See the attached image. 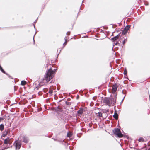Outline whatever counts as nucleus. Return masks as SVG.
<instances>
[{
    "label": "nucleus",
    "instance_id": "obj_1",
    "mask_svg": "<svg viewBox=\"0 0 150 150\" xmlns=\"http://www.w3.org/2000/svg\"><path fill=\"white\" fill-rule=\"evenodd\" d=\"M57 70V69H53L50 67L46 71V73L44 76V78L46 82H48L49 81L53 78Z\"/></svg>",
    "mask_w": 150,
    "mask_h": 150
},
{
    "label": "nucleus",
    "instance_id": "obj_2",
    "mask_svg": "<svg viewBox=\"0 0 150 150\" xmlns=\"http://www.w3.org/2000/svg\"><path fill=\"white\" fill-rule=\"evenodd\" d=\"M116 100L115 98L112 100L110 98L105 97L103 100V102L106 104L110 106L114 105Z\"/></svg>",
    "mask_w": 150,
    "mask_h": 150
},
{
    "label": "nucleus",
    "instance_id": "obj_3",
    "mask_svg": "<svg viewBox=\"0 0 150 150\" xmlns=\"http://www.w3.org/2000/svg\"><path fill=\"white\" fill-rule=\"evenodd\" d=\"M113 132L115 134L117 135L119 137H121L123 136V135L121 133L120 130L119 129H115L113 131Z\"/></svg>",
    "mask_w": 150,
    "mask_h": 150
},
{
    "label": "nucleus",
    "instance_id": "obj_4",
    "mask_svg": "<svg viewBox=\"0 0 150 150\" xmlns=\"http://www.w3.org/2000/svg\"><path fill=\"white\" fill-rule=\"evenodd\" d=\"M14 145L16 147V150L19 149L21 147V143L18 141H16L14 144Z\"/></svg>",
    "mask_w": 150,
    "mask_h": 150
},
{
    "label": "nucleus",
    "instance_id": "obj_5",
    "mask_svg": "<svg viewBox=\"0 0 150 150\" xmlns=\"http://www.w3.org/2000/svg\"><path fill=\"white\" fill-rule=\"evenodd\" d=\"M118 88V86L116 83H115L114 84L112 88V94H115L116 91L117 90Z\"/></svg>",
    "mask_w": 150,
    "mask_h": 150
},
{
    "label": "nucleus",
    "instance_id": "obj_6",
    "mask_svg": "<svg viewBox=\"0 0 150 150\" xmlns=\"http://www.w3.org/2000/svg\"><path fill=\"white\" fill-rule=\"evenodd\" d=\"M120 33H119L117 35L112 38L111 39V40L113 42L116 41V40L120 38Z\"/></svg>",
    "mask_w": 150,
    "mask_h": 150
},
{
    "label": "nucleus",
    "instance_id": "obj_7",
    "mask_svg": "<svg viewBox=\"0 0 150 150\" xmlns=\"http://www.w3.org/2000/svg\"><path fill=\"white\" fill-rule=\"evenodd\" d=\"M113 47L115 45H118L119 46H120V43L119 42V41H117L116 43H115V42H114V43L113 44ZM112 50H113V48H112Z\"/></svg>",
    "mask_w": 150,
    "mask_h": 150
},
{
    "label": "nucleus",
    "instance_id": "obj_8",
    "mask_svg": "<svg viewBox=\"0 0 150 150\" xmlns=\"http://www.w3.org/2000/svg\"><path fill=\"white\" fill-rule=\"evenodd\" d=\"M127 31L126 30H125V29H124L123 30L122 32V33L121 34V35H120V38L121 37H122V35H125L127 33Z\"/></svg>",
    "mask_w": 150,
    "mask_h": 150
},
{
    "label": "nucleus",
    "instance_id": "obj_9",
    "mask_svg": "<svg viewBox=\"0 0 150 150\" xmlns=\"http://www.w3.org/2000/svg\"><path fill=\"white\" fill-rule=\"evenodd\" d=\"M131 27L130 25H128L126 26L124 28V29H125L126 30L128 31V30H129L130 29V28Z\"/></svg>",
    "mask_w": 150,
    "mask_h": 150
},
{
    "label": "nucleus",
    "instance_id": "obj_10",
    "mask_svg": "<svg viewBox=\"0 0 150 150\" xmlns=\"http://www.w3.org/2000/svg\"><path fill=\"white\" fill-rule=\"evenodd\" d=\"M9 141L10 139L9 138L6 139L4 141V143L5 144H10Z\"/></svg>",
    "mask_w": 150,
    "mask_h": 150
},
{
    "label": "nucleus",
    "instance_id": "obj_11",
    "mask_svg": "<svg viewBox=\"0 0 150 150\" xmlns=\"http://www.w3.org/2000/svg\"><path fill=\"white\" fill-rule=\"evenodd\" d=\"M23 140L24 142H27L28 141V138L26 136H24L23 138Z\"/></svg>",
    "mask_w": 150,
    "mask_h": 150
},
{
    "label": "nucleus",
    "instance_id": "obj_12",
    "mask_svg": "<svg viewBox=\"0 0 150 150\" xmlns=\"http://www.w3.org/2000/svg\"><path fill=\"white\" fill-rule=\"evenodd\" d=\"M26 81H25V80H23V81H21V84L22 85L24 86V85H25V84H26Z\"/></svg>",
    "mask_w": 150,
    "mask_h": 150
},
{
    "label": "nucleus",
    "instance_id": "obj_13",
    "mask_svg": "<svg viewBox=\"0 0 150 150\" xmlns=\"http://www.w3.org/2000/svg\"><path fill=\"white\" fill-rule=\"evenodd\" d=\"M8 133V132L7 131H5L4 132L2 135L3 137H5L6 136Z\"/></svg>",
    "mask_w": 150,
    "mask_h": 150
},
{
    "label": "nucleus",
    "instance_id": "obj_14",
    "mask_svg": "<svg viewBox=\"0 0 150 150\" xmlns=\"http://www.w3.org/2000/svg\"><path fill=\"white\" fill-rule=\"evenodd\" d=\"M123 74L124 75H126L127 74V68H125L124 71L123 72Z\"/></svg>",
    "mask_w": 150,
    "mask_h": 150
},
{
    "label": "nucleus",
    "instance_id": "obj_15",
    "mask_svg": "<svg viewBox=\"0 0 150 150\" xmlns=\"http://www.w3.org/2000/svg\"><path fill=\"white\" fill-rule=\"evenodd\" d=\"M113 117L115 119H117L118 118V115L117 113H115L114 115H113Z\"/></svg>",
    "mask_w": 150,
    "mask_h": 150
},
{
    "label": "nucleus",
    "instance_id": "obj_16",
    "mask_svg": "<svg viewBox=\"0 0 150 150\" xmlns=\"http://www.w3.org/2000/svg\"><path fill=\"white\" fill-rule=\"evenodd\" d=\"M4 129V126L3 124H1L0 125V129L1 130H3Z\"/></svg>",
    "mask_w": 150,
    "mask_h": 150
},
{
    "label": "nucleus",
    "instance_id": "obj_17",
    "mask_svg": "<svg viewBox=\"0 0 150 150\" xmlns=\"http://www.w3.org/2000/svg\"><path fill=\"white\" fill-rule=\"evenodd\" d=\"M83 110L82 109H80L78 111V113L81 115L83 112Z\"/></svg>",
    "mask_w": 150,
    "mask_h": 150
},
{
    "label": "nucleus",
    "instance_id": "obj_18",
    "mask_svg": "<svg viewBox=\"0 0 150 150\" xmlns=\"http://www.w3.org/2000/svg\"><path fill=\"white\" fill-rule=\"evenodd\" d=\"M37 21H38V19H37L36 20H35V21L33 23V26H34L35 28V23L37 22Z\"/></svg>",
    "mask_w": 150,
    "mask_h": 150
},
{
    "label": "nucleus",
    "instance_id": "obj_19",
    "mask_svg": "<svg viewBox=\"0 0 150 150\" xmlns=\"http://www.w3.org/2000/svg\"><path fill=\"white\" fill-rule=\"evenodd\" d=\"M72 135V134L70 132H69L67 134V136L68 137H70Z\"/></svg>",
    "mask_w": 150,
    "mask_h": 150
},
{
    "label": "nucleus",
    "instance_id": "obj_20",
    "mask_svg": "<svg viewBox=\"0 0 150 150\" xmlns=\"http://www.w3.org/2000/svg\"><path fill=\"white\" fill-rule=\"evenodd\" d=\"M48 93L49 94H52L53 93V91L51 89H50L48 91Z\"/></svg>",
    "mask_w": 150,
    "mask_h": 150
},
{
    "label": "nucleus",
    "instance_id": "obj_21",
    "mask_svg": "<svg viewBox=\"0 0 150 150\" xmlns=\"http://www.w3.org/2000/svg\"><path fill=\"white\" fill-rule=\"evenodd\" d=\"M127 41V40L125 38L122 41V44L123 45H124L125 44L126 42V41Z\"/></svg>",
    "mask_w": 150,
    "mask_h": 150
},
{
    "label": "nucleus",
    "instance_id": "obj_22",
    "mask_svg": "<svg viewBox=\"0 0 150 150\" xmlns=\"http://www.w3.org/2000/svg\"><path fill=\"white\" fill-rule=\"evenodd\" d=\"M48 90L47 89H43V91L44 93H45L48 91Z\"/></svg>",
    "mask_w": 150,
    "mask_h": 150
},
{
    "label": "nucleus",
    "instance_id": "obj_23",
    "mask_svg": "<svg viewBox=\"0 0 150 150\" xmlns=\"http://www.w3.org/2000/svg\"><path fill=\"white\" fill-rule=\"evenodd\" d=\"M78 91V90H76L74 91H73V92H72L71 94H75Z\"/></svg>",
    "mask_w": 150,
    "mask_h": 150
},
{
    "label": "nucleus",
    "instance_id": "obj_24",
    "mask_svg": "<svg viewBox=\"0 0 150 150\" xmlns=\"http://www.w3.org/2000/svg\"><path fill=\"white\" fill-rule=\"evenodd\" d=\"M98 116L100 117H102V113L101 112H99L98 113Z\"/></svg>",
    "mask_w": 150,
    "mask_h": 150
},
{
    "label": "nucleus",
    "instance_id": "obj_25",
    "mask_svg": "<svg viewBox=\"0 0 150 150\" xmlns=\"http://www.w3.org/2000/svg\"><path fill=\"white\" fill-rule=\"evenodd\" d=\"M144 139L143 138H140L139 139V141L140 142L144 141Z\"/></svg>",
    "mask_w": 150,
    "mask_h": 150
},
{
    "label": "nucleus",
    "instance_id": "obj_26",
    "mask_svg": "<svg viewBox=\"0 0 150 150\" xmlns=\"http://www.w3.org/2000/svg\"><path fill=\"white\" fill-rule=\"evenodd\" d=\"M66 37L65 38V42L63 43V45H66V43H67V42H66V40H67V39H66Z\"/></svg>",
    "mask_w": 150,
    "mask_h": 150
},
{
    "label": "nucleus",
    "instance_id": "obj_27",
    "mask_svg": "<svg viewBox=\"0 0 150 150\" xmlns=\"http://www.w3.org/2000/svg\"><path fill=\"white\" fill-rule=\"evenodd\" d=\"M122 38H123V37H121V38H120H120L118 40V41H119V42L120 43L121 42V41L120 40V39H122Z\"/></svg>",
    "mask_w": 150,
    "mask_h": 150
},
{
    "label": "nucleus",
    "instance_id": "obj_28",
    "mask_svg": "<svg viewBox=\"0 0 150 150\" xmlns=\"http://www.w3.org/2000/svg\"><path fill=\"white\" fill-rule=\"evenodd\" d=\"M70 31H68L67 33L66 34L67 35H69L70 34Z\"/></svg>",
    "mask_w": 150,
    "mask_h": 150
},
{
    "label": "nucleus",
    "instance_id": "obj_29",
    "mask_svg": "<svg viewBox=\"0 0 150 150\" xmlns=\"http://www.w3.org/2000/svg\"><path fill=\"white\" fill-rule=\"evenodd\" d=\"M40 83H39L38 85V87H36L35 88V89H38V88L39 87V86H40Z\"/></svg>",
    "mask_w": 150,
    "mask_h": 150
},
{
    "label": "nucleus",
    "instance_id": "obj_30",
    "mask_svg": "<svg viewBox=\"0 0 150 150\" xmlns=\"http://www.w3.org/2000/svg\"><path fill=\"white\" fill-rule=\"evenodd\" d=\"M124 77L125 78H127V79H128V78H127V74L126 75H125Z\"/></svg>",
    "mask_w": 150,
    "mask_h": 150
},
{
    "label": "nucleus",
    "instance_id": "obj_31",
    "mask_svg": "<svg viewBox=\"0 0 150 150\" xmlns=\"http://www.w3.org/2000/svg\"><path fill=\"white\" fill-rule=\"evenodd\" d=\"M89 92L91 94L93 93V92H92V91H89Z\"/></svg>",
    "mask_w": 150,
    "mask_h": 150
},
{
    "label": "nucleus",
    "instance_id": "obj_32",
    "mask_svg": "<svg viewBox=\"0 0 150 150\" xmlns=\"http://www.w3.org/2000/svg\"><path fill=\"white\" fill-rule=\"evenodd\" d=\"M6 75H7L9 77H11V76L9 75L8 74H6Z\"/></svg>",
    "mask_w": 150,
    "mask_h": 150
},
{
    "label": "nucleus",
    "instance_id": "obj_33",
    "mask_svg": "<svg viewBox=\"0 0 150 150\" xmlns=\"http://www.w3.org/2000/svg\"><path fill=\"white\" fill-rule=\"evenodd\" d=\"M84 91H85L86 92V93H85L84 94H86V93H87V92H86V91H87V90L86 89H84Z\"/></svg>",
    "mask_w": 150,
    "mask_h": 150
},
{
    "label": "nucleus",
    "instance_id": "obj_34",
    "mask_svg": "<svg viewBox=\"0 0 150 150\" xmlns=\"http://www.w3.org/2000/svg\"><path fill=\"white\" fill-rule=\"evenodd\" d=\"M16 86H14V91H15L16 89Z\"/></svg>",
    "mask_w": 150,
    "mask_h": 150
},
{
    "label": "nucleus",
    "instance_id": "obj_35",
    "mask_svg": "<svg viewBox=\"0 0 150 150\" xmlns=\"http://www.w3.org/2000/svg\"><path fill=\"white\" fill-rule=\"evenodd\" d=\"M3 120V118H0V122Z\"/></svg>",
    "mask_w": 150,
    "mask_h": 150
},
{
    "label": "nucleus",
    "instance_id": "obj_36",
    "mask_svg": "<svg viewBox=\"0 0 150 150\" xmlns=\"http://www.w3.org/2000/svg\"><path fill=\"white\" fill-rule=\"evenodd\" d=\"M119 30L118 29L116 30V32H119Z\"/></svg>",
    "mask_w": 150,
    "mask_h": 150
},
{
    "label": "nucleus",
    "instance_id": "obj_37",
    "mask_svg": "<svg viewBox=\"0 0 150 150\" xmlns=\"http://www.w3.org/2000/svg\"><path fill=\"white\" fill-rule=\"evenodd\" d=\"M124 91V90H123L122 91V93L123 94H125L123 92Z\"/></svg>",
    "mask_w": 150,
    "mask_h": 150
},
{
    "label": "nucleus",
    "instance_id": "obj_38",
    "mask_svg": "<svg viewBox=\"0 0 150 150\" xmlns=\"http://www.w3.org/2000/svg\"><path fill=\"white\" fill-rule=\"evenodd\" d=\"M103 31H104L103 30H101V31H100V32H103Z\"/></svg>",
    "mask_w": 150,
    "mask_h": 150
},
{
    "label": "nucleus",
    "instance_id": "obj_39",
    "mask_svg": "<svg viewBox=\"0 0 150 150\" xmlns=\"http://www.w3.org/2000/svg\"><path fill=\"white\" fill-rule=\"evenodd\" d=\"M33 42H34V43H35V41L34 40V37H33Z\"/></svg>",
    "mask_w": 150,
    "mask_h": 150
},
{
    "label": "nucleus",
    "instance_id": "obj_40",
    "mask_svg": "<svg viewBox=\"0 0 150 150\" xmlns=\"http://www.w3.org/2000/svg\"><path fill=\"white\" fill-rule=\"evenodd\" d=\"M114 25H115V26H116V25H113V26H112V28H114V27H113V26H114Z\"/></svg>",
    "mask_w": 150,
    "mask_h": 150
},
{
    "label": "nucleus",
    "instance_id": "obj_41",
    "mask_svg": "<svg viewBox=\"0 0 150 150\" xmlns=\"http://www.w3.org/2000/svg\"><path fill=\"white\" fill-rule=\"evenodd\" d=\"M78 98H79V96L78 95L77 96V99H78Z\"/></svg>",
    "mask_w": 150,
    "mask_h": 150
},
{
    "label": "nucleus",
    "instance_id": "obj_42",
    "mask_svg": "<svg viewBox=\"0 0 150 150\" xmlns=\"http://www.w3.org/2000/svg\"><path fill=\"white\" fill-rule=\"evenodd\" d=\"M40 91H39V92H38V94H40Z\"/></svg>",
    "mask_w": 150,
    "mask_h": 150
},
{
    "label": "nucleus",
    "instance_id": "obj_43",
    "mask_svg": "<svg viewBox=\"0 0 150 150\" xmlns=\"http://www.w3.org/2000/svg\"><path fill=\"white\" fill-rule=\"evenodd\" d=\"M63 94H67V93H64Z\"/></svg>",
    "mask_w": 150,
    "mask_h": 150
},
{
    "label": "nucleus",
    "instance_id": "obj_44",
    "mask_svg": "<svg viewBox=\"0 0 150 150\" xmlns=\"http://www.w3.org/2000/svg\"><path fill=\"white\" fill-rule=\"evenodd\" d=\"M57 88L58 90H59V88L57 87Z\"/></svg>",
    "mask_w": 150,
    "mask_h": 150
},
{
    "label": "nucleus",
    "instance_id": "obj_45",
    "mask_svg": "<svg viewBox=\"0 0 150 150\" xmlns=\"http://www.w3.org/2000/svg\"><path fill=\"white\" fill-rule=\"evenodd\" d=\"M113 36V34H112L111 36Z\"/></svg>",
    "mask_w": 150,
    "mask_h": 150
},
{
    "label": "nucleus",
    "instance_id": "obj_46",
    "mask_svg": "<svg viewBox=\"0 0 150 150\" xmlns=\"http://www.w3.org/2000/svg\"><path fill=\"white\" fill-rule=\"evenodd\" d=\"M36 32H35V34L34 36H35V35L36 34Z\"/></svg>",
    "mask_w": 150,
    "mask_h": 150
},
{
    "label": "nucleus",
    "instance_id": "obj_47",
    "mask_svg": "<svg viewBox=\"0 0 150 150\" xmlns=\"http://www.w3.org/2000/svg\"><path fill=\"white\" fill-rule=\"evenodd\" d=\"M123 48V46H122V49Z\"/></svg>",
    "mask_w": 150,
    "mask_h": 150
},
{
    "label": "nucleus",
    "instance_id": "obj_48",
    "mask_svg": "<svg viewBox=\"0 0 150 150\" xmlns=\"http://www.w3.org/2000/svg\"><path fill=\"white\" fill-rule=\"evenodd\" d=\"M52 82V81H51L50 83H51Z\"/></svg>",
    "mask_w": 150,
    "mask_h": 150
},
{
    "label": "nucleus",
    "instance_id": "obj_49",
    "mask_svg": "<svg viewBox=\"0 0 150 150\" xmlns=\"http://www.w3.org/2000/svg\"><path fill=\"white\" fill-rule=\"evenodd\" d=\"M114 33V32H112V34H113V33Z\"/></svg>",
    "mask_w": 150,
    "mask_h": 150
},
{
    "label": "nucleus",
    "instance_id": "obj_50",
    "mask_svg": "<svg viewBox=\"0 0 150 150\" xmlns=\"http://www.w3.org/2000/svg\"><path fill=\"white\" fill-rule=\"evenodd\" d=\"M80 91H79V93Z\"/></svg>",
    "mask_w": 150,
    "mask_h": 150
},
{
    "label": "nucleus",
    "instance_id": "obj_51",
    "mask_svg": "<svg viewBox=\"0 0 150 150\" xmlns=\"http://www.w3.org/2000/svg\"><path fill=\"white\" fill-rule=\"evenodd\" d=\"M68 94H71V93H69Z\"/></svg>",
    "mask_w": 150,
    "mask_h": 150
},
{
    "label": "nucleus",
    "instance_id": "obj_52",
    "mask_svg": "<svg viewBox=\"0 0 150 150\" xmlns=\"http://www.w3.org/2000/svg\"><path fill=\"white\" fill-rule=\"evenodd\" d=\"M101 94H103V93H102H102H101Z\"/></svg>",
    "mask_w": 150,
    "mask_h": 150
},
{
    "label": "nucleus",
    "instance_id": "obj_53",
    "mask_svg": "<svg viewBox=\"0 0 150 150\" xmlns=\"http://www.w3.org/2000/svg\"><path fill=\"white\" fill-rule=\"evenodd\" d=\"M46 94H48V93H47Z\"/></svg>",
    "mask_w": 150,
    "mask_h": 150
},
{
    "label": "nucleus",
    "instance_id": "obj_54",
    "mask_svg": "<svg viewBox=\"0 0 150 150\" xmlns=\"http://www.w3.org/2000/svg\"><path fill=\"white\" fill-rule=\"evenodd\" d=\"M80 9H81V6L80 7Z\"/></svg>",
    "mask_w": 150,
    "mask_h": 150
},
{
    "label": "nucleus",
    "instance_id": "obj_55",
    "mask_svg": "<svg viewBox=\"0 0 150 150\" xmlns=\"http://www.w3.org/2000/svg\"><path fill=\"white\" fill-rule=\"evenodd\" d=\"M104 27H103V28H104Z\"/></svg>",
    "mask_w": 150,
    "mask_h": 150
},
{
    "label": "nucleus",
    "instance_id": "obj_56",
    "mask_svg": "<svg viewBox=\"0 0 150 150\" xmlns=\"http://www.w3.org/2000/svg\"><path fill=\"white\" fill-rule=\"evenodd\" d=\"M84 0H83V1Z\"/></svg>",
    "mask_w": 150,
    "mask_h": 150
}]
</instances>
